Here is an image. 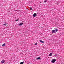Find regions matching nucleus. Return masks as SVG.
I'll return each instance as SVG.
<instances>
[{"label": "nucleus", "mask_w": 64, "mask_h": 64, "mask_svg": "<svg viewBox=\"0 0 64 64\" xmlns=\"http://www.w3.org/2000/svg\"><path fill=\"white\" fill-rule=\"evenodd\" d=\"M52 33H56V32L54 30H53L52 31Z\"/></svg>", "instance_id": "f03ea898"}, {"label": "nucleus", "mask_w": 64, "mask_h": 64, "mask_svg": "<svg viewBox=\"0 0 64 64\" xmlns=\"http://www.w3.org/2000/svg\"><path fill=\"white\" fill-rule=\"evenodd\" d=\"M30 10H32V8H30Z\"/></svg>", "instance_id": "4468645a"}, {"label": "nucleus", "mask_w": 64, "mask_h": 64, "mask_svg": "<svg viewBox=\"0 0 64 64\" xmlns=\"http://www.w3.org/2000/svg\"><path fill=\"white\" fill-rule=\"evenodd\" d=\"M40 42L41 43H44V42L43 41H42L41 40H40Z\"/></svg>", "instance_id": "423d86ee"}, {"label": "nucleus", "mask_w": 64, "mask_h": 64, "mask_svg": "<svg viewBox=\"0 0 64 64\" xmlns=\"http://www.w3.org/2000/svg\"><path fill=\"white\" fill-rule=\"evenodd\" d=\"M54 30L56 32H56H57L58 31V29H57V28H55Z\"/></svg>", "instance_id": "39448f33"}, {"label": "nucleus", "mask_w": 64, "mask_h": 64, "mask_svg": "<svg viewBox=\"0 0 64 64\" xmlns=\"http://www.w3.org/2000/svg\"><path fill=\"white\" fill-rule=\"evenodd\" d=\"M18 20H16V21H18Z\"/></svg>", "instance_id": "dca6fc26"}, {"label": "nucleus", "mask_w": 64, "mask_h": 64, "mask_svg": "<svg viewBox=\"0 0 64 64\" xmlns=\"http://www.w3.org/2000/svg\"><path fill=\"white\" fill-rule=\"evenodd\" d=\"M37 43H36L35 44V45H37Z\"/></svg>", "instance_id": "2eb2a0df"}, {"label": "nucleus", "mask_w": 64, "mask_h": 64, "mask_svg": "<svg viewBox=\"0 0 64 64\" xmlns=\"http://www.w3.org/2000/svg\"><path fill=\"white\" fill-rule=\"evenodd\" d=\"M1 63L2 64L4 63H5V60H2L1 61Z\"/></svg>", "instance_id": "7ed1b4c3"}, {"label": "nucleus", "mask_w": 64, "mask_h": 64, "mask_svg": "<svg viewBox=\"0 0 64 64\" xmlns=\"http://www.w3.org/2000/svg\"><path fill=\"white\" fill-rule=\"evenodd\" d=\"M56 59H53L52 60V61L51 62H52V63H55V61H56Z\"/></svg>", "instance_id": "f257e3e1"}, {"label": "nucleus", "mask_w": 64, "mask_h": 64, "mask_svg": "<svg viewBox=\"0 0 64 64\" xmlns=\"http://www.w3.org/2000/svg\"><path fill=\"white\" fill-rule=\"evenodd\" d=\"M37 16V14L35 13L33 14V16L34 17H36Z\"/></svg>", "instance_id": "20e7f679"}, {"label": "nucleus", "mask_w": 64, "mask_h": 64, "mask_svg": "<svg viewBox=\"0 0 64 64\" xmlns=\"http://www.w3.org/2000/svg\"><path fill=\"white\" fill-rule=\"evenodd\" d=\"M52 53H50V54L49 55V56H52Z\"/></svg>", "instance_id": "1a4fd4ad"}, {"label": "nucleus", "mask_w": 64, "mask_h": 64, "mask_svg": "<svg viewBox=\"0 0 64 64\" xmlns=\"http://www.w3.org/2000/svg\"><path fill=\"white\" fill-rule=\"evenodd\" d=\"M5 46V44H4L2 45V46L3 47H4V46Z\"/></svg>", "instance_id": "9d476101"}, {"label": "nucleus", "mask_w": 64, "mask_h": 64, "mask_svg": "<svg viewBox=\"0 0 64 64\" xmlns=\"http://www.w3.org/2000/svg\"><path fill=\"white\" fill-rule=\"evenodd\" d=\"M23 23H20L19 24V25H20V26H22V25H23Z\"/></svg>", "instance_id": "6e6552de"}, {"label": "nucleus", "mask_w": 64, "mask_h": 64, "mask_svg": "<svg viewBox=\"0 0 64 64\" xmlns=\"http://www.w3.org/2000/svg\"><path fill=\"white\" fill-rule=\"evenodd\" d=\"M41 59V58L40 57H39L36 58V60H39V59Z\"/></svg>", "instance_id": "0eeeda50"}, {"label": "nucleus", "mask_w": 64, "mask_h": 64, "mask_svg": "<svg viewBox=\"0 0 64 64\" xmlns=\"http://www.w3.org/2000/svg\"><path fill=\"white\" fill-rule=\"evenodd\" d=\"M6 25H7V24H3V25L4 26H6Z\"/></svg>", "instance_id": "ddd939ff"}, {"label": "nucleus", "mask_w": 64, "mask_h": 64, "mask_svg": "<svg viewBox=\"0 0 64 64\" xmlns=\"http://www.w3.org/2000/svg\"><path fill=\"white\" fill-rule=\"evenodd\" d=\"M24 64V62H21L20 63V64Z\"/></svg>", "instance_id": "9b49d317"}, {"label": "nucleus", "mask_w": 64, "mask_h": 64, "mask_svg": "<svg viewBox=\"0 0 64 64\" xmlns=\"http://www.w3.org/2000/svg\"><path fill=\"white\" fill-rule=\"evenodd\" d=\"M47 0H45L44 1V3H46V2H47Z\"/></svg>", "instance_id": "f8f14e48"}]
</instances>
